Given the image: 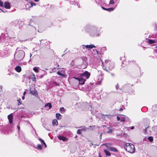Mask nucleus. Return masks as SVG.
<instances>
[{
    "mask_svg": "<svg viewBox=\"0 0 157 157\" xmlns=\"http://www.w3.org/2000/svg\"><path fill=\"white\" fill-rule=\"evenodd\" d=\"M84 29L86 32L93 37H98L101 35V33L98 31L97 28L94 26L87 25Z\"/></svg>",
    "mask_w": 157,
    "mask_h": 157,
    "instance_id": "nucleus-1",
    "label": "nucleus"
},
{
    "mask_svg": "<svg viewBox=\"0 0 157 157\" xmlns=\"http://www.w3.org/2000/svg\"><path fill=\"white\" fill-rule=\"evenodd\" d=\"M20 49L19 48H17L14 55L15 59L17 61L21 60L25 56L24 51Z\"/></svg>",
    "mask_w": 157,
    "mask_h": 157,
    "instance_id": "nucleus-2",
    "label": "nucleus"
},
{
    "mask_svg": "<svg viewBox=\"0 0 157 157\" xmlns=\"http://www.w3.org/2000/svg\"><path fill=\"white\" fill-rule=\"evenodd\" d=\"M105 67L104 68V70H105L107 71H109L114 68V64L113 62L109 60H105Z\"/></svg>",
    "mask_w": 157,
    "mask_h": 157,
    "instance_id": "nucleus-3",
    "label": "nucleus"
},
{
    "mask_svg": "<svg viewBox=\"0 0 157 157\" xmlns=\"http://www.w3.org/2000/svg\"><path fill=\"white\" fill-rule=\"evenodd\" d=\"M124 148L126 151L130 153H133L135 152V148L132 144L127 143Z\"/></svg>",
    "mask_w": 157,
    "mask_h": 157,
    "instance_id": "nucleus-4",
    "label": "nucleus"
},
{
    "mask_svg": "<svg viewBox=\"0 0 157 157\" xmlns=\"http://www.w3.org/2000/svg\"><path fill=\"white\" fill-rule=\"evenodd\" d=\"M90 75V72L88 71H85L80 76L81 78H85V79H87L89 78Z\"/></svg>",
    "mask_w": 157,
    "mask_h": 157,
    "instance_id": "nucleus-5",
    "label": "nucleus"
},
{
    "mask_svg": "<svg viewBox=\"0 0 157 157\" xmlns=\"http://www.w3.org/2000/svg\"><path fill=\"white\" fill-rule=\"evenodd\" d=\"M82 67L83 69L87 67V59L86 57H82Z\"/></svg>",
    "mask_w": 157,
    "mask_h": 157,
    "instance_id": "nucleus-6",
    "label": "nucleus"
},
{
    "mask_svg": "<svg viewBox=\"0 0 157 157\" xmlns=\"http://www.w3.org/2000/svg\"><path fill=\"white\" fill-rule=\"evenodd\" d=\"M81 48H82L83 49H84L85 48L87 49L88 50H89L90 49H92L94 48H95L96 46H95L93 44L87 45H83L81 46Z\"/></svg>",
    "mask_w": 157,
    "mask_h": 157,
    "instance_id": "nucleus-7",
    "label": "nucleus"
},
{
    "mask_svg": "<svg viewBox=\"0 0 157 157\" xmlns=\"http://www.w3.org/2000/svg\"><path fill=\"white\" fill-rule=\"evenodd\" d=\"M105 146L107 149L110 151H114V152H117V150L115 148L113 147H109L110 144L109 143H106L104 144Z\"/></svg>",
    "mask_w": 157,
    "mask_h": 157,
    "instance_id": "nucleus-8",
    "label": "nucleus"
},
{
    "mask_svg": "<svg viewBox=\"0 0 157 157\" xmlns=\"http://www.w3.org/2000/svg\"><path fill=\"white\" fill-rule=\"evenodd\" d=\"M30 93L33 95L35 96L38 99H40V97L38 95V92L35 89L33 90H30Z\"/></svg>",
    "mask_w": 157,
    "mask_h": 157,
    "instance_id": "nucleus-9",
    "label": "nucleus"
},
{
    "mask_svg": "<svg viewBox=\"0 0 157 157\" xmlns=\"http://www.w3.org/2000/svg\"><path fill=\"white\" fill-rule=\"evenodd\" d=\"M0 42L5 46H8V43L6 39H4L2 37H0Z\"/></svg>",
    "mask_w": 157,
    "mask_h": 157,
    "instance_id": "nucleus-10",
    "label": "nucleus"
},
{
    "mask_svg": "<svg viewBox=\"0 0 157 157\" xmlns=\"http://www.w3.org/2000/svg\"><path fill=\"white\" fill-rule=\"evenodd\" d=\"M19 137L20 138L21 140L22 141L26 142V139L24 134L21 132H19Z\"/></svg>",
    "mask_w": 157,
    "mask_h": 157,
    "instance_id": "nucleus-11",
    "label": "nucleus"
},
{
    "mask_svg": "<svg viewBox=\"0 0 157 157\" xmlns=\"http://www.w3.org/2000/svg\"><path fill=\"white\" fill-rule=\"evenodd\" d=\"M4 7L7 9H10V3L8 2H5L4 4Z\"/></svg>",
    "mask_w": 157,
    "mask_h": 157,
    "instance_id": "nucleus-12",
    "label": "nucleus"
},
{
    "mask_svg": "<svg viewBox=\"0 0 157 157\" xmlns=\"http://www.w3.org/2000/svg\"><path fill=\"white\" fill-rule=\"evenodd\" d=\"M8 118L9 121V122L10 124L13 122V115L12 113L9 114L8 116Z\"/></svg>",
    "mask_w": 157,
    "mask_h": 157,
    "instance_id": "nucleus-13",
    "label": "nucleus"
},
{
    "mask_svg": "<svg viewBox=\"0 0 157 157\" xmlns=\"http://www.w3.org/2000/svg\"><path fill=\"white\" fill-rule=\"evenodd\" d=\"M86 81V79L84 78H81L79 80V84L80 85H83L84 83Z\"/></svg>",
    "mask_w": 157,
    "mask_h": 157,
    "instance_id": "nucleus-14",
    "label": "nucleus"
},
{
    "mask_svg": "<svg viewBox=\"0 0 157 157\" xmlns=\"http://www.w3.org/2000/svg\"><path fill=\"white\" fill-rule=\"evenodd\" d=\"M58 138L60 140H62L63 141L67 140V138L63 136H59Z\"/></svg>",
    "mask_w": 157,
    "mask_h": 157,
    "instance_id": "nucleus-15",
    "label": "nucleus"
},
{
    "mask_svg": "<svg viewBox=\"0 0 157 157\" xmlns=\"http://www.w3.org/2000/svg\"><path fill=\"white\" fill-rule=\"evenodd\" d=\"M19 22V21L18 20H16L13 21L11 22V24L12 25L15 26L18 24Z\"/></svg>",
    "mask_w": 157,
    "mask_h": 157,
    "instance_id": "nucleus-16",
    "label": "nucleus"
},
{
    "mask_svg": "<svg viewBox=\"0 0 157 157\" xmlns=\"http://www.w3.org/2000/svg\"><path fill=\"white\" fill-rule=\"evenodd\" d=\"M15 70L18 72H20L21 71V69L20 66H17L15 68Z\"/></svg>",
    "mask_w": 157,
    "mask_h": 157,
    "instance_id": "nucleus-17",
    "label": "nucleus"
},
{
    "mask_svg": "<svg viewBox=\"0 0 157 157\" xmlns=\"http://www.w3.org/2000/svg\"><path fill=\"white\" fill-rule=\"evenodd\" d=\"M49 107L48 109H51L52 107V105L50 103H48L44 105V107Z\"/></svg>",
    "mask_w": 157,
    "mask_h": 157,
    "instance_id": "nucleus-18",
    "label": "nucleus"
},
{
    "mask_svg": "<svg viewBox=\"0 0 157 157\" xmlns=\"http://www.w3.org/2000/svg\"><path fill=\"white\" fill-rule=\"evenodd\" d=\"M58 122L56 119H54L52 121V125L53 126H57L58 125Z\"/></svg>",
    "mask_w": 157,
    "mask_h": 157,
    "instance_id": "nucleus-19",
    "label": "nucleus"
},
{
    "mask_svg": "<svg viewBox=\"0 0 157 157\" xmlns=\"http://www.w3.org/2000/svg\"><path fill=\"white\" fill-rule=\"evenodd\" d=\"M104 151L105 152L106 155L108 156H110L111 155V154L110 152L108 151L107 150L104 149Z\"/></svg>",
    "mask_w": 157,
    "mask_h": 157,
    "instance_id": "nucleus-20",
    "label": "nucleus"
},
{
    "mask_svg": "<svg viewBox=\"0 0 157 157\" xmlns=\"http://www.w3.org/2000/svg\"><path fill=\"white\" fill-rule=\"evenodd\" d=\"M130 87V84L128 83L126 84L123 85L122 87V88L124 89H125L127 88H128Z\"/></svg>",
    "mask_w": 157,
    "mask_h": 157,
    "instance_id": "nucleus-21",
    "label": "nucleus"
},
{
    "mask_svg": "<svg viewBox=\"0 0 157 157\" xmlns=\"http://www.w3.org/2000/svg\"><path fill=\"white\" fill-rule=\"evenodd\" d=\"M81 128L80 129L81 130V131L82 132H85L86 131L87 129H88V128H86L85 126H82L80 127Z\"/></svg>",
    "mask_w": 157,
    "mask_h": 157,
    "instance_id": "nucleus-22",
    "label": "nucleus"
},
{
    "mask_svg": "<svg viewBox=\"0 0 157 157\" xmlns=\"http://www.w3.org/2000/svg\"><path fill=\"white\" fill-rule=\"evenodd\" d=\"M127 117L125 116H123L122 117H121V119L120 120L122 122H123L125 121L126 118Z\"/></svg>",
    "mask_w": 157,
    "mask_h": 157,
    "instance_id": "nucleus-23",
    "label": "nucleus"
},
{
    "mask_svg": "<svg viewBox=\"0 0 157 157\" xmlns=\"http://www.w3.org/2000/svg\"><path fill=\"white\" fill-rule=\"evenodd\" d=\"M56 118L58 120H60L61 118V115L59 113H56Z\"/></svg>",
    "mask_w": 157,
    "mask_h": 157,
    "instance_id": "nucleus-24",
    "label": "nucleus"
},
{
    "mask_svg": "<svg viewBox=\"0 0 157 157\" xmlns=\"http://www.w3.org/2000/svg\"><path fill=\"white\" fill-rule=\"evenodd\" d=\"M59 111L61 113H63L65 111V109L63 107H61L60 108Z\"/></svg>",
    "mask_w": 157,
    "mask_h": 157,
    "instance_id": "nucleus-25",
    "label": "nucleus"
},
{
    "mask_svg": "<svg viewBox=\"0 0 157 157\" xmlns=\"http://www.w3.org/2000/svg\"><path fill=\"white\" fill-rule=\"evenodd\" d=\"M155 42V41L154 40H151V39H148V43L150 44H152Z\"/></svg>",
    "mask_w": 157,
    "mask_h": 157,
    "instance_id": "nucleus-26",
    "label": "nucleus"
},
{
    "mask_svg": "<svg viewBox=\"0 0 157 157\" xmlns=\"http://www.w3.org/2000/svg\"><path fill=\"white\" fill-rule=\"evenodd\" d=\"M114 9V8L113 7H111L109 8H107L106 10L108 11H111L113 10Z\"/></svg>",
    "mask_w": 157,
    "mask_h": 157,
    "instance_id": "nucleus-27",
    "label": "nucleus"
},
{
    "mask_svg": "<svg viewBox=\"0 0 157 157\" xmlns=\"http://www.w3.org/2000/svg\"><path fill=\"white\" fill-rule=\"evenodd\" d=\"M41 73L42 74V75L44 76L47 74V72L44 71L42 70L41 72Z\"/></svg>",
    "mask_w": 157,
    "mask_h": 157,
    "instance_id": "nucleus-28",
    "label": "nucleus"
},
{
    "mask_svg": "<svg viewBox=\"0 0 157 157\" xmlns=\"http://www.w3.org/2000/svg\"><path fill=\"white\" fill-rule=\"evenodd\" d=\"M59 69V64H57L56 67H54L52 69V71H54L56 69L58 70Z\"/></svg>",
    "mask_w": 157,
    "mask_h": 157,
    "instance_id": "nucleus-29",
    "label": "nucleus"
},
{
    "mask_svg": "<svg viewBox=\"0 0 157 157\" xmlns=\"http://www.w3.org/2000/svg\"><path fill=\"white\" fill-rule=\"evenodd\" d=\"M37 147L39 150H42V147L41 145L38 144L37 145Z\"/></svg>",
    "mask_w": 157,
    "mask_h": 157,
    "instance_id": "nucleus-30",
    "label": "nucleus"
},
{
    "mask_svg": "<svg viewBox=\"0 0 157 157\" xmlns=\"http://www.w3.org/2000/svg\"><path fill=\"white\" fill-rule=\"evenodd\" d=\"M33 21V20H32V19H31L30 20V21L28 23V25H30L31 26H33V24L32 23V22Z\"/></svg>",
    "mask_w": 157,
    "mask_h": 157,
    "instance_id": "nucleus-31",
    "label": "nucleus"
},
{
    "mask_svg": "<svg viewBox=\"0 0 157 157\" xmlns=\"http://www.w3.org/2000/svg\"><path fill=\"white\" fill-rule=\"evenodd\" d=\"M30 6H29L30 7H32L33 6H35L36 5V4L35 3L33 2H30Z\"/></svg>",
    "mask_w": 157,
    "mask_h": 157,
    "instance_id": "nucleus-32",
    "label": "nucleus"
},
{
    "mask_svg": "<svg viewBox=\"0 0 157 157\" xmlns=\"http://www.w3.org/2000/svg\"><path fill=\"white\" fill-rule=\"evenodd\" d=\"M149 128H150L149 127H148L147 128H146L145 129V130L144 131V133L147 134L148 132V131L149 130Z\"/></svg>",
    "mask_w": 157,
    "mask_h": 157,
    "instance_id": "nucleus-33",
    "label": "nucleus"
},
{
    "mask_svg": "<svg viewBox=\"0 0 157 157\" xmlns=\"http://www.w3.org/2000/svg\"><path fill=\"white\" fill-rule=\"evenodd\" d=\"M57 73L59 75L63 77L64 76V75L63 74L61 73H60V72L59 71L58 72H57Z\"/></svg>",
    "mask_w": 157,
    "mask_h": 157,
    "instance_id": "nucleus-34",
    "label": "nucleus"
},
{
    "mask_svg": "<svg viewBox=\"0 0 157 157\" xmlns=\"http://www.w3.org/2000/svg\"><path fill=\"white\" fill-rule=\"evenodd\" d=\"M33 70L36 72H38L39 71L38 69L36 67H34L33 68Z\"/></svg>",
    "mask_w": 157,
    "mask_h": 157,
    "instance_id": "nucleus-35",
    "label": "nucleus"
},
{
    "mask_svg": "<svg viewBox=\"0 0 157 157\" xmlns=\"http://www.w3.org/2000/svg\"><path fill=\"white\" fill-rule=\"evenodd\" d=\"M148 140L151 142H152L153 140V138L152 136H149L148 137Z\"/></svg>",
    "mask_w": 157,
    "mask_h": 157,
    "instance_id": "nucleus-36",
    "label": "nucleus"
},
{
    "mask_svg": "<svg viewBox=\"0 0 157 157\" xmlns=\"http://www.w3.org/2000/svg\"><path fill=\"white\" fill-rule=\"evenodd\" d=\"M0 6L2 7L3 9V7H4L3 2L1 0H0Z\"/></svg>",
    "mask_w": 157,
    "mask_h": 157,
    "instance_id": "nucleus-37",
    "label": "nucleus"
},
{
    "mask_svg": "<svg viewBox=\"0 0 157 157\" xmlns=\"http://www.w3.org/2000/svg\"><path fill=\"white\" fill-rule=\"evenodd\" d=\"M40 44L41 45V43H44V42L46 41V40H40Z\"/></svg>",
    "mask_w": 157,
    "mask_h": 157,
    "instance_id": "nucleus-38",
    "label": "nucleus"
},
{
    "mask_svg": "<svg viewBox=\"0 0 157 157\" xmlns=\"http://www.w3.org/2000/svg\"><path fill=\"white\" fill-rule=\"evenodd\" d=\"M38 139L42 144H43V143L44 142V141L41 138H39Z\"/></svg>",
    "mask_w": 157,
    "mask_h": 157,
    "instance_id": "nucleus-39",
    "label": "nucleus"
},
{
    "mask_svg": "<svg viewBox=\"0 0 157 157\" xmlns=\"http://www.w3.org/2000/svg\"><path fill=\"white\" fill-rule=\"evenodd\" d=\"M81 132H82L80 129H78L77 131V134L80 135L81 134Z\"/></svg>",
    "mask_w": 157,
    "mask_h": 157,
    "instance_id": "nucleus-40",
    "label": "nucleus"
},
{
    "mask_svg": "<svg viewBox=\"0 0 157 157\" xmlns=\"http://www.w3.org/2000/svg\"><path fill=\"white\" fill-rule=\"evenodd\" d=\"M114 3V2L113 0H110V2H109V4H113Z\"/></svg>",
    "mask_w": 157,
    "mask_h": 157,
    "instance_id": "nucleus-41",
    "label": "nucleus"
},
{
    "mask_svg": "<svg viewBox=\"0 0 157 157\" xmlns=\"http://www.w3.org/2000/svg\"><path fill=\"white\" fill-rule=\"evenodd\" d=\"M33 75L34 76V77L32 78H31L32 80L33 81H35V80H36V78L35 77V75L34 74H33Z\"/></svg>",
    "mask_w": 157,
    "mask_h": 157,
    "instance_id": "nucleus-42",
    "label": "nucleus"
},
{
    "mask_svg": "<svg viewBox=\"0 0 157 157\" xmlns=\"http://www.w3.org/2000/svg\"><path fill=\"white\" fill-rule=\"evenodd\" d=\"M112 132V130L111 129H109V130L107 132L108 133H111Z\"/></svg>",
    "mask_w": 157,
    "mask_h": 157,
    "instance_id": "nucleus-43",
    "label": "nucleus"
},
{
    "mask_svg": "<svg viewBox=\"0 0 157 157\" xmlns=\"http://www.w3.org/2000/svg\"><path fill=\"white\" fill-rule=\"evenodd\" d=\"M75 4L76 5L78 6V8H80V4L78 2H75Z\"/></svg>",
    "mask_w": 157,
    "mask_h": 157,
    "instance_id": "nucleus-44",
    "label": "nucleus"
},
{
    "mask_svg": "<svg viewBox=\"0 0 157 157\" xmlns=\"http://www.w3.org/2000/svg\"><path fill=\"white\" fill-rule=\"evenodd\" d=\"M118 83L117 84V85L116 86V88L117 90L118 89Z\"/></svg>",
    "mask_w": 157,
    "mask_h": 157,
    "instance_id": "nucleus-45",
    "label": "nucleus"
},
{
    "mask_svg": "<svg viewBox=\"0 0 157 157\" xmlns=\"http://www.w3.org/2000/svg\"><path fill=\"white\" fill-rule=\"evenodd\" d=\"M121 118H120V117H119L118 116H117V120L118 121L120 120Z\"/></svg>",
    "mask_w": 157,
    "mask_h": 157,
    "instance_id": "nucleus-46",
    "label": "nucleus"
},
{
    "mask_svg": "<svg viewBox=\"0 0 157 157\" xmlns=\"http://www.w3.org/2000/svg\"><path fill=\"white\" fill-rule=\"evenodd\" d=\"M43 144L44 145V147L45 148H46L47 147V145H46V143H45V142H44L43 143Z\"/></svg>",
    "mask_w": 157,
    "mask_h": 157,
    "instance_id": "nucleus-47",
    "label": "nucleus"
},
{
    "mask_svg": "<svg viewBox=\"0 0 157 157\" xmlns=\"http://www.w3.org/2000/svg\"><path fill=\"white\" fill-rule=\"evenodd\" d=\"M101 8H102V9H103V10H107V8H105L103 6H101Z\"/></svg>",
    "mask_w": 157,
    "mask_h": 157,
    "instance_id": "nucleus-48",
    "label": "nucleus"
},
{
    "mask_svg": "<svg viewBox=\"0 0 157 157\" xmlns=\"http://www.w3.org/2000/svg\"><path fill=\"white\" fill-rule=\"evenodd\" d=\"M0 10H1L2 11V12H4V13H6V12H7L6 11H5V10H2L1 9V8L0 9Z\"/></svg>",
    "mask_w": 157,
    "mask_h": 157,
    "instance_id": "nucleus-49",
    "label": "nucleus"
},
{
    "mask_svg": "<svg viewBox=\"0 0 157 157\" xmlns=\"http://www.w3.org/2000/svg\"><path fill=\"white\" fill-rule=\"evenodd\" d=\"M17 128H18V130L19 131V132H20V127L18 126V125L17 126Z\"/></svg>",
    "mask_w": 157,
    "mask_h": 157,
    "instance_id": "nucleus-50",
    "label": "nucleus"
},
{
    "mask_svg": "<svg viewBox=\"0 0 157 157\" xmlns=\"http://www.w3.org/2000/svg\"><path fill=\"white\" fill-rule=\"evenodd\" d=\"M130 128L132 130L134 128V126H132Z\"/></svg>",
    "mask_w": 157,
    "mask_h": 157,
    "instance_id": "nucleus-51",
    "label": "nucleus"
},
{
    "mask_svg": "<svg viewBox=\"0 0 157 157\" xmlns=\"http://www.w3.org/2000/svg\"><path fill=\"white\" fill-rule=\"evenodd\" d=\"M74 78L75 79H77V80H78V81H79V79H80V78H76V77H74Z\"/></svg>",
    "mask_w": 157,
    "mask_h": 157,
    "instance_id": "nucleus-52",
    "label": "nucleus"
},
{
    "mask_svg": "<svg viewBox=\"0 0 157 157\" xmlns=\"http://www.w3.org/2000/svg\"><path fill=\"white\" fill-rule=\"evenodd\" d=\"M102 134H103V133H101L100 135V137L101 139V137L102 135Z\"/></svg>",
    "mask_w": 157,
    "mask_h": 157,
    "instance_id": "nucleus-53",
    "label": "nucleus"
},
{
    "mask_svg": "<svg viewBox=\"0 0 157 157\" xmlns=\"http://www.w3.org/2000/svg\"><path fill=\"white\" fill-rule=\"evenodd\" d=\"M155 38H157V33L155 35Z\"/></svg>",
    "mask_w": 157,
    "mask_h": 157,
    "instance_id": "nucleus-54",
    "label": "nucleus"
},
{
    "mask_svg": "<svg viewBox=\"0 0 157 157\" xmlns=\"http://www.w3.org/2000/svg\"><path fill=\"white\" fill-rule=\"evenodd\" d=\"M123 109L122 108H121L119 109V111H122L123 110Z\"/></svg>",
    "mask_w": 157,
    "mask_h": 157,
    "instance_id": "nucleus-55",
    "label": "nucleus"
},
{
    "mask_svg": "<svg viewBox=\"0 0 157 157\" xmlns=\"http://www.w3.org/2000/svg\"><path fill=\"white\" fill-rule=\"evenodd\" d=\"M21 103L19 101L18 102V105H21Z\"/></svg>",
    "mask_w": 157,
    "mask_h": 157,
    "instance_id": "nucleus-56",
    "label": "nucleus"
},
{
    "mask_svg": "<svg viewBox=\"0 0 157 157\" xmlns=\"http://www.w3.org/2000/svg\"><path fill=\"white\" fill-rule=\"evenodd\" d=\"M154 106L155 107V106L157 108V104L155 105H153V108Z\"/></svg>",
    "mask_w": 157,
    "mask_h": 157,
    "instance_id": "nucleus-57",
    "label": "nucleus"
},
{
    "mask_svg": "<svg viewBox=\"0 0 157 157\" xmlns=\"http://www.w3.org/2000/svg\"><path fill=\"white\" fill-rule=\"evenodd\" d=\"M111 74L113 76H114V75L113 73H111Z\"/></svg>",
    "mask_w": 157,
    "mask_h": 157,
    "instance_id": "nucleus-58",
    "label": "nucleus"
},
{
    "mask_svg": "<svg viewBox=\"0 0 157 157\" xmlns=\"http://www.w3.org/2000/svg\"><path fill=\"white\" fill-rule=\"evenodd\" d=\"M43 76H44L43 75H41L40 76V77L41 78H42L43 77Z\"/></svg>",
    "mask_w": 157,
    "mask_h": 157,
    "instance_id": "nucleus-59",
    "label": "nucleus"
},
{
    "mask_svg": "<svg viewBox=\"0 0 157 157\" xmlns=\"http://www.w3.org/2000/svg\"><path fill=\"white\" fill-rule=\"evenodd\" d=\"M34 1L36 2H38L39 1V0H34Z\"/></svg>",
    "mask_w": 157,
    "mask_h": 157,
    "instance_id": "nucleus-60",
    "label": "nucleus"
},
{
    "mask_svg": "<svg viewBox=\"0 0 157 157\" xmlns=\"http://www.w3.org/2000/svg\"><path fill=\"white\" fill-rule=\"evenodd\" d=\"M95 127V126H89V127H90V128L93 127Z\"/></svg>",
    "mask_w": 157,
    "mask_h": 157,
    "instance_id": "nucleus-61",
    "label": "nucleus"
},
{
    "mask_svg": "<svg viewBox=\"0 0 157 157\" xmlns=\"http://www.w3.org/2000/svg\"><path fill=\"white\" fill-rule=\"evenodd\" d=\"M116 2H118V3H119V0H116Z\"/></svg>",
    "mask_w": 157,
    "mask_h": 157,
    "instance_id": "nucleus-62",
    "label": "nucleus"
},
{
    "mask_svg": "<svg viewBox=\"0 0 157 157\" xmlns=\"http://www.w3.org/2000/svg\"><path fill=\"white\" fill-rule=\"evenodd\" d=\"M93 145V143H91V144H90V145L91 146V145Z\"/></svg>",
    "mask_w": 157,
    "mask_h": 157,
    "instance_id": "nucleus-63",
    "label": "nucleus"
},
{
    "mask_svg": "<svg viewBox=\"0 0 157 157\" xmlns=\"http://www.w3.org/2000/svg\"><path fill=\"white\" fill-rule=\"evenodd\" d=\"M26 93V92L25 91V92H24V94H25Z\"/></svg>",
    "mask_w": 157,
    "mask_h": 157,
    "instance_id": "nucleus-64",
    "label": "nucleus"
}]
</instances>
